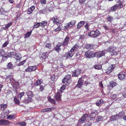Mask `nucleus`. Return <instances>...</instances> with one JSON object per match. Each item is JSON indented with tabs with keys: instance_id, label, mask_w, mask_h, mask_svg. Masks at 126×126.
I'll return each instance as SVG.
<instances>
[{
	"instance_id": "nucleus-49",
	"label": "nucleus",
	"mask_w": 126,
	"mask_h": 126,
	"mask_svg": "<svg viewBox=\"0 0 126 126\" xmlns=\"http://www.w3.org/2000/svg\"><path fill=\"white\" fill-rule=\"evenodd\" d=\"M18 124L21 126H24L26 125L25 123L24 122H20L18 123Z\"/></svg>"
},
{
	"instance_id": "nucleus-39",
	"label": "nucleus",
	"mask_w": 126,
	"mask_h": 126,
	"mask_svg": "<svg viewBox=\"0 0 126 126\" xmlns=\"http://www.w3.org/2000/svg\"><path fill=\"white\" fill-rule=\"evenodd\" d=\"M15 117L14 115H8L7 117V119H9L10 120L14 118Z\"/></svg>"
},
{
	"instance_id": "nucleus-38",
	"label": "nucleus",
	"mask_w": 126,
	"mask_h": 126,
	"mask_svg": "<svg viewBox=\"0 0 126 126\" xmlns=\"http://www.w3.org/2000/svg\"><path fill=\"white\" fill-rule=\"evenodd\" d=\"M40 23H36L33 26V28H37L39 27V26H40Z\"/></svg>"
},
{
	"instance_id": "nucleus-37",
	"label": "nucleus",
	"mask_w": 126,
	"mask_h": 126,
	"mask_svg": "<svg viewBox=\"0 0 126 126\" xmlns=\"http://www.w3.org/2000/svg\"><path fill=\"white\" fill-rule=\"evenodd\" d=\"M1 110H3L5 109L7 106V105L6 104H4L1 105Z\"/></svg>"
},
{
	"instance_id": "nucleus-36",
	"label": "nucleus",
	"mask_w": 126,
	"mask_h": 126,
	"mask_svg": "<svg viewBox=\"0 0 126 126\" xmlns=\"http://www.w3.org/2000/svg\"><path fill=\"white\" fill-rule=\"evenodd\" d=\"M42 81H41L38 79H37L36 82L34 84L35 85H39L40 84H42Z\"/></svg>"
},
{
	"instance_id": "nucleus-4",
	"label": "nucleus",
	"mask_w": 126,
	"mask_h": 126,
	"mask_svg": "<svg viewBox=\"0 0 126 126\" xmlns=\"http://www.w3.org/2000/svg\"><path fill=\"white\" fill-rule=\"evenodd\" d=\"M84 81L83 78L81 77L79 78L78 81V84L76 85L77 87L79 88H80L82 86Z\"/></svg>"
},
{
	"instance_id": "nucleus-54",
	"label": "nucleus",
	"mask_w": 126,
	"mask_h": 126,
	"mask_svg": "<svg viewBox=\"0 0 126 126\" xmlns=\"http://www.w3.org/2000/svg\"><path fill=\"white\" fill-rule=\"evenodd\" d=\"M117 97V95L116 94H114L111 96V98L113 100H114Z\"/></svg>"
},
{
	"instance_id": "nucleus-41",
	"label": "nucleus",
	"mask_w": 126,
	"mask_h": 126,
	"mask_svg": "<svg viewBox=\"0 0 126 126\" xmlns=\"http://www.w3.org/2000/svg\"><path fill=\"white\" fill-rule=\"evenodd\" d=\"M24 93L23 92L20 93L18 95V97L20 98V99L21 100V98L24 95Z\"/></svg>"
},
{
	"instance_id": "nucleus-12",
	"label": "nucleus",
	"mask_w": 126,
	"mask_h": 126,
	"mask_svg": "<svg viewBox=\"0 0 126 126\" xmlns=\"http://www.w3.org/2000/svg\"><path fill=\"white\" fill-rule=\"evenodd\" d=\"M61 95L59 92H57L55 95V97L56 100L57 101H60L61 100Z\"/></svg>"
},
{
	"instance_id": "nucleus-5",
	"label": "nucleus",
	"mask_w": 126,
	"mask_h": 126,
	"mask_svg": "<svg viewBox=\"0 0 126 126\" xmlns=\"http://www.w3.org/2000/svg\"><path fill=\"white\" fill-rule=\"evenodd\" d=\"M70 39L69 37L68 36H66L62 43H61L60 44L63 45V46H65L68 44V43Z\"/></svg>"
},
{
	"instance_id": "nucleus-62",
	"label": "nucleus",
	"mask_w": 126,
	"mask_h": 126,
	"mask_svg": "<svg viewBox=\"0 0 126 126\" xmlns=\"http://www.w3.org/2000/svg\"><path fill=\"white\" fill-rule=\"evenodd\" d=\"M88 26V23L86 24L85 26V27L86 30H88L89 29Z\"/></svg>"
},
{
	"instance_id": "nucleus-18",
	"label": "nucleus",
	"mask_w": 126,
	"mask_h": 126,
	"mask_svg": "<svg viewBox=\"0 0 126 126\" xmlns=\"http://www.w3.org/2000/svg\"><path fill=\"white\" fill-rule=\"evenodd\" d=\"M94 45L91 44H88L86 45L85 48L87 49H91L93 48Z\"/></svg>"
},
{
	"instance_id": "nucleus-13",
	"label": "nucleus",
	"mask_w": 126,
	"mask_h": 126,
	"mask_svg": "<svg viewBox=\"0 0 126 126\" xmlns=\"http://www.w3.org/2000/svg\"><path fill=\"white\" fill-rule=\"evenodd\" d=\"M85 23V21H81L79 22L77 25V29H80L81 27L83 26Z\"/></svg>"
},
{
	"instance_id": "nucleus-25",
	"label": "nucleus",
	"mask_w": 126,
	"mask_h": 126,
	"mask_svg": "<svg viewBox=\"0 0 126 126\" xmlns=\"http://www.w3.org/2000/svg\"><path fill=\"white\" fill-rule=\"evenodd\" d=\"M48 100L49 102L51 103L52 104H56V101H55V100L51 99L50 97H49L48 98Z\"/></svg>"
},
{
	"instance_id": "nucleus-1",
	"label": "nucleus",
	"mask_w": 126,
	"mask_h": 126,
	"mask_svg": "<svg viewBox=\"0 0 126 126\" xmlns=\"http://www.w3.org/2000/svg\"><path fill=\"white\" fill-rule=\"evenodd\" d=\"M101 33L98 30H96L94 31H92L91 32L89 35L93 38L96 37L100 35Z\"/></svg>"
},
{
	"instance_id": "nucleus-64",
	"label": "nucleus",
	"mask_w": 126,
	"mask_h": 126,
	"mask_svg": "<svg viewBox=\"0 0 126 126\" xmlns=\"http://www.w3.org/2000/svg\"><path fill=\"white\" fill-rule=\"evenodd\" d=\"M111 85V86L113 87L115 86L116 83L115 82H113Z\"/></svg>"
},
{
	"instance_id": "nucleus-19",
	"label": "nucleus",
	"mask_w": 126,
	"mask_h": 126,
	"mask_svg": "<svg viewBox=\"0 0 126 126\" xmlns=\"http://www.w3.org/2000/svg\"><path fill=\"white\" fill-rule=\"evenodd\" d=\"M27 96L29 98H32L33 96V93L31 91H29L26 93Z\"/></svg>"
},
{
	"instance_id": "nucleus-60",
	"label": "nucleus",
	"mask_w": 126,
	"mask_h": 126,
	"mask_svg": "<svg viewBox=\"0 0 126 126\" xmlns=\"http://www.w3.org/2000/svg\"><path fill=\"white\" fill-rule=\"evenodd\" d=\"M41 2L42 4H45L46 3V0H41Z\"/></svg>"
},
{
	"instance_id": "nucleus-35",
	"label": "nucleus",
	"mask_w": 126,
	"mask_h": 126,
	"mask_svg": "<svg viewBox=\"0 0 126 126\" xmlns=\"http://www.w3.org/2000/svg\"><path fill=\"white\" fill-rule=\"evenodd\" d=\"M14 101L16 104H19L20 103V101L18 99L17 97H15L14 98Z\"/></svg>"
},
{
	"instance_id": "nucleus-10",
	"label": "nucleus",
	"mask_w": 126,
	"mask_h": 126,
	"mask_svg": "<svg viewBox=\"0 0 126 126\" xmlns=\"http://www.w3.org/2000/svg\"><path fill=\"white\" fill-rule=\"evenodd\" d=\"M70 77L71 76L70 75L68 74L63 79V83H64L66 82L67 83L68 82H69L68 81H69V79H70Z\"/></svg>"
},
{
	"instance_id": "nucleus-42",
	"label": "nucleus",
	"mask_w": 126,
	"mask_h": 126,
	"mask_svg": "<svg viewBox=\"0 0 126 126\" xmlns=\"http://www.w3.org/2000/svg\"><path fill=\"white\" fill-rule=\"evenodd\" d=\"M5 52L3 50H0V56H3L5 54Z\"/></svg>"
},
{
	"instance_id": "nucleus-24",
	"label": "nucleus",
	"mask_w": 126,
	"mask_h": 126,
	"mask_svg": "<svg viewBox=\"0 0 126 126\" xmlns=\"http://www.w3.org/2000/svg\"><path fill=\"white\" fill-rule=\"evenodd\" d=\"M6 78L7 79V80H10L11 81H14V79L11 75H9L8 76H7Z\"/></svg>"
},
{
	"instance_id": "nucleus-58",
	"label": "nucleus",
	"mask_w": 126,
	"mask_h": 126,
	"mask_svg": "<svg viewBox=\"0 0 126 126\" xmlns=\"http://www.w3.org/2000/svg\"><path fill=\"white\" fill-rule=\"evenodd\" d=\"M7 58L8 57L6 56H3L2 57V60L3 61H4L5 60H6Z\"/></svg>"
},
{
	"instance_id": "nucleus-23",
	"label": "nucleus",
	"mask_w": 126,
	"mask_h": 126,
	"mask_svg": "<svg viewBox=\"0 0 126 126\" xmlns=\"http://www.w3.org/2000/svg\"><path fill=\"white\" fill-rule=\"evenodd\" d=\"M12 84L13 85V87L15 88L18 86L19 83L18 82L14 81V82H12Z\"/></svg>"
},
{
	"instance_id": "nucleus-3",
	"label": "nucleus",
	"mask_w": 126,
	"mask_h": 126,
	"mask_svg": "<svg viewBox=\"0 0 126 126\" xmlns=\"http://www.w3.org/2000/svg\"><path fill=\"white\" fill-rule=\"evenodd\" d=\"M105 53V51L104 50L102 51L97 52L95 53V56L98 58L104 55Z\"/></svg>"
},
{
	"instance_id": "nucleus-53",
	"label": "nucleus",
	"mask_w": 126,
	"mask_h": 126,
	"mask_svg": "<svg viewBox=\"0 0 126 126\" xmlns=\"http://www.w3.org/2000/svg\"><path fill=\"white\" fill-rule=\"evenodd\" d=\"M47 58V56H46L45 54H42V56L41 57V58H42V59H45Z\"/></svg>"
},
{
	"instance_id": "nucleus-2",
	"label": "nucleus",
	"mask_w": 126,
	"mask_h": 126,
	"mask_svg": "<svg viewBox=\"0 0 126 126\" xmlns=\"http://www.w3.org/2000/svg\"><path fill=\"white\" fill-rule=\"evenodd\" d=\"M85 55L87 58H91L95 56V53L93 51L89 50L85 52Z\"/></svg>"
},
{
	"instance_id": "nucleus-59",
	"label": "nucleus",
	"mask_w": 126,
	"mask_h": 126,
	"mask_svg": "<svg viewBox=\"0 0 126 126\" xmlns=\"http://www.w3.org/2000/svg\"><path fill=\"white\" fill-rule=\"evenodd\" d=\"M8 42H6L4 43L3 45H2V47H5L8 44Z\"/></svg>"
},
{
	"instance_id": "nucleus-22",
	"label": "nucleus",
	"mask_w": 126,
	"mask_h": 126,
	"mask_svg": "<svg viewBox=\"0 0 126 126\" xmlns=\"http://www.w3.org/2000/svg\"><path fill=\"white\" fill-rule=\"evenodd\" d=\"M103 102L102 99L97 100L96 102V104L97 106H99L101 105L103 103Z\"/></svg>"
},
{
	"instance_id": "nucleus-47",
	"label": "nucleus",
	"mask_w": 126,
	"mask_h": 126,
	"mask_svg": "<svg viewBox=\"0 0 126 126\" xmlns=\"http://www.w3.org/2000/svg\"><path fill=\"white\" fill-rule=\"evenodd\" d=\"M65 86L63 85L61 88L60 91L61 93H62L63 92V91L65 88Z\"/></svg>"
},
{
	"instance_id": "nucleus-17",
	"label": "nucleus",
	"mask_w": 126,
	"mask_h": 126,
	"mask_svg": "<svg viewBox=\"0 0 126 126\" xmlns=\"http://www.w3.org/2000/svg\"><path fill=\"white\" fill-rule=\"evenodd\" d=\"M119 117V115L117 114H116L112 116L111 117L110 120L111 121H112L114 120H116L118 119Z\"/></svg>"
},
{
	"instance_id": "nucleus-61",
	"label": "nucleus",
	"mask_w": 126,
	"mask_h": 126,
	"mask_svg": "<svg viewBox=\"0 0 126 126\" xmlns=\"http://www.w3.org/2000/svg\"><path fill=\"white\" fill-rule=\"evenodd\" d=\"M1 10H0L1 11H0V13L2 15H4L6 13V11H1Z\"/></svg>"
},
{
	"instance_id": "nucleus-55",
	"label": "nucleus",
	"mask_w": 126,
	"mask_h": 126,
	"mask_svg": "<svg viewBox=\"0 0 126 126\" xmlns=\"http://www.w3.org/2000/svg\"><path fill=\"white\" fill-rule=\"evenodd\" d=\"M45 47H46L50 48L51 47V44L49 43L47 44L46 45Z\"/></svg>"
},
{
	"instance_id": "nucleus-32",
	"label": "nucleus",
	"mask_w": 126,
	"mask_h": 126,
	"mask_svg": "<svg viewBox=\"0 0 126 126\" xmlns=\"http://www.w3.org/2000/svg\"><path fill=\"white\" fill-rule=\"evenodd\" d=\"M115 64H112L110 66V67H109L108 68V69H107L108 70H111V71L115 67Z\"/></svg>"
},
{
	"instance_id": "nucleus-40",
	"label": "nucleus",
	"mask_w": 126,
	"mask_h": 126,
	"mask_svg": "<svg viewBox=\"0 0 126 126\" xmlns=\"http://www.w3.org/2000/svg\"><path fill=\"white\" fill-rule=\"evenodd\" d=\"M113 20V18L112 16H109L108 17H107V20L108 21L110 22H111Z\"/></svg>"
},
{
	"instance_id": "nucleus-9",
	"label": "nucleus",
	"mask_w": 126,
	"mask_h": 126,
	"mask_svg": "<svg viewBox=\"0 0 126 126\" xmlns=\"http://www.w3.org/2000/svg\"><path fill=\"white\" fill-rule=\"evenodd\" d=\"M87 116V114H84L82 117L79 120L78 123H79V124H81L82 123L84 122L86 119V117Z\"/></svg>"
},
{
	"instance_id": "nucleus-52",
	"label": "nucleus",
	"mask_w": 126,
	"mask_h": 126,
	"mask_svg": "<svg viewBox=\"0 0 126 126\" xmlns=\"http://www.w3.org/2000/svg\"><path fill=\"white\" fill-rule=\"evenodd\" d=\"M102 118L100 116H98L96 119L97 121L98 122L102 120Z\"/></svg>"
},
{
	"instance_id": "nucleus-44",
	"label": "nucleus",
	"mask_w": 126,
	"mask_h": 126,
	"mask_svg": "<svg viewBox=\"0 0 126 126\" xmlns=\"http://www.w3.org/2000/svg\"><path fill=\"white\" fill-rule=\"evenodd\" d=\"M46 12V9L45 8L44 9L42 10H40L39 12V13L40 14H45Z\"/></svg>"
},
{
	"instance_id": "nucleus-56",
	"label": "nucleus",
	"mask_w": 126,
	"mask_h": 126,
	"mask_svg": "<svg viewBox=\"0 0 126 126\" xmlns=\"http://www.w3.org/2000/svg\"><path fill=\"white\" fill-rule=\"evenodd\" d=\"M14 55V53L13 52H10L8 54V56L9 57H11L13 56Z\"/></svg>"
},
{
	"instance_id": "nucleus-21",
	"label": "nucleus",
	"mask_w": 126,
	"mask_h": 126,
	"mask_svg": "<svg viewBox=\"0 0 126 126\" xmlns=\"http://www.w3.org/2000/svg\"><path fill=\"white\" fill-rule=\"evenodd\" d=\"M14 58L17 60H19L21 58V57L20 54L17 53L15 55Z\"/></svg>"
},
{
	"instance_id": "nucleus-46",
	"label": "nucleus",
	"mask_w": 126,
	"mask_h": 126,
	"mask_svg": "<svg viewBox=\"0 0 126 126\" xmlns=\"http://www.w3.org/2000/svg\"><path fill=\"white\" fill-rule=\"evenodd\" d=\"M96 115V114L94 113H92L90 114L89 115V116L91 118H94L95 117Z\"/></svg>"
},
{
	"instance_id": "nucleus-63",
	"label": "nucleus",
	"mask_w": 126,
	"mask_h": 126,
	"mask_svg": "<svg viewBox=\"0 0 126 126\" xmlns=\"http://www.w3.org/2000/svg\"><path fill=\"white\" fill-rule=\"evenodd\" d=\"M84 37V35H81L80 36L79 39H83Z\"/></svg>"
},
{
	"instance_id": "nucleus-11",
	"label": "nucleus",
	"mask_w": 126,
	"mask_h": 126,
	"mask_svg": "<svg viewBox=\"0 0 126 126\" xmlns=\"http://www.w3.org/2000/svg\"><path fill=\"white\" fill-rule=\"evenodd\" d=\"M73 53L70 50L69 52L66 53L64 55V56L67 58L71 57L73 56Z\"/></svg>"
},
{
	"instance_id": "nucleus-57",
	"label": "nucleus",
	"mask_w": 126,
	"mask_h": 126,
	"mask_svg": "<svg viewBox=\"0 0 126 126\" xmlns=\"http://www.w3.org/2000/svg\"><path fill=\"white\" fill-rule=\"evenodd\" d=\"M61 29L60 27H58L56 29H55V32L60 31L61 30Z\"/></svg>"
},
{
	"instance_id": "nucleus-51",
	"label": "nucleus",
	"mask_w": 126,
	"mask_h": 126,
	"mask_svg": "<svg viewBox=\"0 0 126 126\" xmlns=\"http://www.w3.org/2000/svg\"><path fill=\"white\" fill-rule=\"evenodd\" d=\"M92 124L91 122H90L89 121L86 123L84 126H91Z\"/></svg>"
},
{
	"instance_id": "nucleus-30",
	"label": "nucleus",
	"mask_w": 126,
	"mask_h": 126,
	"mask_svg": "<svg viewBox=\"0 0 126 126\" xmlns=\"http://www.w3.org/2000/svg\"><path fill=\"white\" fill-rule=\"evenodd\" d=\"M94 68L96 69L100 70L102 66L100 65H94Z\"/></svg>"
},
{
	"instance_id": "nucleus-26",
	"label": "nucleus",
	"mask_w": 126,
	"mask_h": 126,
	"mask_svg": "<svg viewBox=\"0 0 126 126\" xmlns=\"http://www.w3.org/2000/svg\"><path fill=\"white\" fill-rule=\"evenodd\" d=\"M79 47L78 45L75 44L74 46L71 49V51L73 52L74 50H76Z\"/></svg>"
},
{
	"instance_id": "nucleus-15",
	"label": "nucleus",
	"mask_w": 126,
	"mask_h": 126,
	"mask_svg": "<svg viewBox=\"0 0 126 126\" xmlns=\"http://www.w3.org/2000/svg\"><path fill=\"white\" fill-rule=\"evenodd\" d=\"M35 7L34 6H32L30 8L28 9L27 11V13L29 14H31L35 9Z\"/></svg>"
},
{
	"instance_id": "nucleus-45",
	"label": "nucleus",
	"mask_w": 126,
	"mask_h": 126,
	"mask_svg": "<svg viewBox=\"0 0 126 126\" xmlns=\"http://www.w3.org/2000/svg\"><path fill=\"white\" fill-rule=\"evenodd\" d=\"M75 23L76 22L74 20H72L70 22H69V23L70 25V26H71V27L73 26L75 24Z\"/></svg>"
},
{
	"instance_id": "nucleus-43",
	"label": "nucleus",
	"mask_w": 126,
	"mask_h": 126,
	"mask_svg": "<svg viewBox=\"0 0 126 126\" xmlns=\"http://www.w3.org/2000/svg\"><path fill=\"white\" fill-rule=\"evenodd\" d=\"M12 24L11 22H10L7 24L4 27L5 29H7Z\"/></svg>"
},
{
	"instance_id": "nucleus-34",
	"label": "nucleus",
	"mask_w": 126,
	"mask_h": 126,
	"mask_svg": "<svg viewBox=\"0 0 126 126\" xmlns=\"http://www.w3.org/2000/svg\"><path fill=\"white\" fill-rule=\"evenodd\" d=\"M7 66L8 68L12 69L13 68V65L12 64V63L10 62L8 63Z\"/></svg>"
},
{
	"instance_id": "nucleus-33",
	"label": "nucleus",
	"mask_w": 126,
	"mask_h": 126,
	"mask_svg": "<svg viewBox=\"0 0 126 126\" xmlns=\"http://www.w3.org/2000/svg\"><path fill=\"white\" fill-rule=\"evenodd\" d=\"M32 32V31H30L29 32H28L27 33H26L25 35V38H27L29 37L31 35Z\"/></svg>"
},
{
	"instance_id": "nucleus-14",
	"label": "nucleus",
	"mask_w": 126,
	"mask_h": 126,
	"mask_svg": "<svg viewBox=\"0 0 126 126\" xmlns=\"http://www.w3.org/2000/svg\"><path fill=\"white\" fill-rule=\"evenodd\" d=\"M32 101V98H29L28 97L27 98H25L23 102V103L27 104L31 102Z\"/></svg>"
},
{
	"instance_id": "nucleus-16",
	"label": "nucleus",
	"mask_w": 126,
	"mask_h": 126,
	"mask_svg": "<svg viewBox=\"0 0 126 126\" xmlns=\"http://www.w3.org/2000/svg\"><path fill=\"white\" fill-rule=\"evenodd\" d=\"M126 75L124 73H120L118 75V78L120 80H123L126 76Z\"/></svg>"
},
{
	"instance_id": "nucleus-7",
	"label": "nucleus",
	"mask_w": 126,
	"mask_h": 126,
	"mask_svg": "<svg viewBox=\"0 0 126 126\" xmlns=\"http://www.w3.org/2000/svg\"><path fill=\"white\" fill-rule=\"evenodd\" d=\"M115 49L116 48L115 47L112 46L108 48V50H107V51L109 52H113V53L114 55H116L117 54V52L116 51L114 52Z\"/></svg>"
},
{
	"instance_id": "nucleus-31",
	"label": "nucleus",
	"mask_w": 126,
	"mask_h": 126,
	"mask_svg": "<svg viewBox=\"0 0 126 126\" xmlns=\"http://www.w3.org/2000/svg\"><path fill=\"white\" fill-rule=\"evenodd\" d=\"M61 46V45L60 44V45H57L55 48V50L57 52H59V51L61 50L60 47Z\"/></svg>"
},
{
	"instance_id": "nucleus-29",
	"label": "nucleus",
	"mask_w": 126,
	"mask_h": 126,
	"mask_svg": "<svg viewBox=\"0 0 126 126\" xmlns=\"http://www.w3.org/2000/svg\"><path fill=\"white\" fill-rule=\"evenodd\" d=\"M118 7V6L117 5H114L111 7L110 10L112 11H115Z\"/></svg>"
},
{
	"instance_id": "nucleus-8",
	"label": "nucleus",
	"mask_w": 126,
	"mask_h": 126,
	"mask_svg": "<svg viewBox=\"0 0 126 126\" xmlns=\"http://www.w3.org/2000/svg\"><path fill=\"white\" fill-rule=\"evenodd\" d=\"M81 70L80 69H77L73 72L72 76L73 77H77L79 76Z\"/></svg>"
},
{
	"instance_id": "nucleus-20",
	"label": "nucleus",
	"mask_w": 126,
	"mask_h": 126,
	"mask_svg": "<svg viewBox=\"0 0 126 126\" xmlns=\"http://www.w3.org/2000/svg\"><path fill=\"white\" fill-rule=\"evenodd\" d=\"M51 20L53 21L54 23H56L57 25L60 23L58 19L55 17H52Z\"/></svg>"
},
{
	"instance_id": "nucleus-50",
	"label": "nucleus",
	"mask_w": 126,
	"mask_h": 126,
	"mask_svg": "<svg viewBox=\"0 0 126 126\" xmlns=\"http://www.w3.org/2000/svg\"><path fill=\"white\" fill-rule=\"evenodd\" d=\"M70 25V24L69 23H68L67 24L65 25L64 26L65 28L66 29H67L70 27H71Z\"/></svg>"
},
{
	"instance_id": "nucleus-48",
	"label": "nucleus",
	"mask_w": 126,
	"mask_h": 126,
	"mask_svg": "<svg viewBox=\"0 0 126 126\" xmlns=\"http://www.w3.org/2000/svg\"><path fill=\"white\" fill-rule=\"evenodd\" d=\"M26 62V60H24L23 61L17 64V65L18 66H20L22 65H23Z\"/></svg>"
},
{
	"instance_id": "nucleus-6",
	"label": "nucleus",
	"mask_w": 126,
	"mask_h": 126,
	"mask_svg": "<svg viewBox=\"0 0 126 126\" xmlns=\"http://www.w3.org/2000/svg\"><path fill=\"white\" fill-rule=\"evenodd\" d=\"M36 69V66H29L25 70V71L29 72H31L32 71H35Z\"/></svg>"
},
{
	"instance_id": "nucleus-27",
	"label": "nucleus",
	"mask_w": 126,
	"mask_h": 126,
	"mask_svg": "<svg viewBox=\"0 0 126 126\" xmlns=\"http://www.w3.org/2000/svg\"><path fill=\"white\" fill-rule=\"evenodd\" d=\"M3 125L6 126L9 125L10 124V122L6 120L3 119Z\"/></svg>"
},
{
	"instance_id": "nucleus-28",
	"label": "nucleus",
	"mask_w": 126,
	"mask_h": 126,
	"mask_svg": "<svg viewBox=\"0 0 126 126\" xmlns=\"http://www.w3.org/2000/svg\"><path fill=\"white\" fill-rule=\"evenodd\" d=\"M47 21H42L41 23H40V26L42 27H44L47 24Z\"/></svg>"
}]
</instances>
